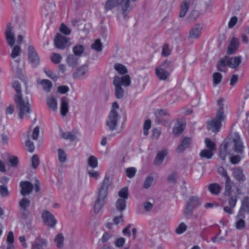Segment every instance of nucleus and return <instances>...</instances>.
<instances>
[{"mask_svg":"<svg viewBox=\"0 0 249 249\" xmlns=\"http://www.w3.org/2000/svg\"><path fill=\"white\" fill-rule=\"evenodd\" d=\"M243 146L239 134L236 132L231 133L222 143L220 147L219 155L222 160L229 157L232 164H236L241 160L240 156L235 153H242Z\"/></svg>","mask_w":249,"mask_h":249,"instance_id":"obj_1","label":"nucleus"},{"mask_svg":"<svg viewBox=\"0 0 249 249\" xmlns=\"http://www.w3.org/2000/svg\"><path fill=\"white\" fill-rule=\"evenodd\" d=\"M12 87L16 90L17 94L15 97V102L16 105V113L20 120H23L29 117L32 112L30 104L31 96L27 94L26 96L20 95L21 86L18 81H14Z\"/></svg>","mask_w":249,"mask_h":249,"instance_id":"obj_2","label":"nucleus"},{"mask_svg":"<svg viewBox=\"0 0 249 249\" xmlns=\"http://www.w3.org/2000/svg\"><path fill=\"white\" fill-rule=\"evenodd\" d=\"M217 111L215 119L210 121L208 124V129L212 132H217L221 126V122L226 118L225 112L228 109V105L225 100L220 98L217 100Z\"/></svg>","mask_w":249,"mask_h":249,"instance_id":"obj_3","label":"nucleus"},{"mask_svg":"<svg viewBox=\"0 0 249 249\" xmlns=\"http://www.w3.org/2000/svg\"><path fill=\"white\" fill-rule=\"evenodd\" d=\"M241 56L231 57L226 56L220 59L217 64V68L218 71H224L227 66L232 69H235L239 66L241 63Z\"/></svg>","mask_w":249,"mask_h":249,"instance_id":"obj_4","label":"nucleus"},{"mask_svg":"<svg viewBox=\"0 0 249 249\" xmlns=\"http://www.w3.org/2000/svg\"><path fill=\"white\" fill-rule=\"evenodd\" d=\"M131 84V79L128 75L120 77L116 76L114 78L113 85L115 87V95L117 98H121L124 95V90L122 86L128 87Z\"/></svg>","mask_w":249,"mask_h":249,"instance_id":"obj_5","label":"nucleus"},{"mask_svg":"<svg viewBox=\"0 0 249 249\" xmlns=\"http://www.w3.org/2000/svg\"><path fill=\"white\" fill-rule=\"evenodd\" d=\"M119 106L116 102L112 105V108L106 121V125L110 130H114L118 124L120 116L118 113Z\"/></svg>","mask_w":249,"mask_h":249,"instance_id":"obj_6","label":"nucleus"},{"mask_svg":"<svg viewBox=\"0 0 249 249\" xmlns=\"http://www.w3.org/2000/svg\"><path fill=\"white\" fill-rule=\"evenodd\" d=\"M241 194V191L239 188H235L231 190V193L229 195H226L225 191L224 195L229 197L228 204L229 206H225L224 208V211L230 214L234 213V208L235 207L237 201V196Z\"/></svg>","mask_w":249,"mask_h":249,"instance_id":"obj_7","label":"nucleus"},{"mask_svg":"<svg viewBox=\"0 0 249 249\" xmlns=\"http://www.w3.org/2000/svg\"><path fill=\"white\" fill-rule=\"evenodd\" d=\"M171 71L170 63L168 61L164 62L155 69L156 75L161 80L167 79L170 76Z\"/></svg>","mask_w":249,"mask_h":249,"instance_id":"obj_8","label":"nucleus"},{"mask_svg":"<svg viewBox=\"0 0 249 249\" xmlns=\"http://www.w3.org/2000/svg\"><path fill=\"white\" fill-rule=\"evenodd\" d=\"M109 185V178L107 176H105L98 188L96 198L106 201L108 194Z\"/></svg>","mask_w":249,"mask_h":249,"instance_id":"obj_9","label":"nucleus"},{"mask_svg":"<svg viewBox=\"0 0 249 249\" xmlns=\"http://www.w3.org/2000/svg\"><path fill=\"white\" fill-rule=\"evenodd\" d=\"M28 62L32 67L36 68L40 63V58L34 47L29 46L27 48Z\"/></svg>","mask_w":249,"mask_h":249,"instance_id":"obj_10","label":"nucleus"},{"mask_svg":"<svg viewBox=\"0 0 249 249\" xmlns=\"http://www.w3.org/2000/svg\"><path fill=\"white\" fill-rule=\"evenodd\" d=\"M54 44L56 48L64 49L71 45L70 39L60 34H57L54 39Z\"/></svg>","mask_w":249,"mask_h":249,"instance_id":"obj_11","label":"nucleus"},{"mask_svg":"<svg viewBox=\"0 0 249 249\" xmlns=\"http://www.w3.org/2000/svg\"><path fill=\"white\" fill-rule=\"evenodd\" d=\"M218 172L222 175L225 178V194L229 195L231 193V190L234 189L233 183L231 180L230 178L228 175L227 171L224 168L220 167L217 169Z\"/></svg>","mask_w":249,"mask_h":249,"instance_id":"obj_12","label":"nucleus"},{"mask_svg":"<svg viewBox=\"0 0 249 249\" xmlns=\"http://www.w3.org/2000/svg\"><path fill=\"white\" fill-rule=\"evenodd\" d=\"M137 0H122L121 11L118 15V18L120 20L122 18L126 19L128 17V14L132 10V7L130 5V1L134 2Z\"/></svg>","mask_w":249,"mask_h":249,"instance_id":"obj_13","label":"nucleus"},{"mask_svg":"<svg viewBox=\"0 0 249 249\" xmlns=\"http://www.w3.org/2000/svg\"><path fill=\"white\" fill-rule=\"evenodd\" d=\"M41 218L43 222L49 227H53L57 223V220L54 215L48 211L44 210L42 212Z\"/></svg>","mask_w":249,"mask_h":249,"instance_id":"obj_14","label":"nucleus"},{"mask_svg":"<svg viewBox=\"0 0 249 249\" xmlns=\"http://www.w3.org/2000/svg\"><path fill=\"white\" fill-rule=\"evenodd\" d=\"M59 135L62 138L69 140L71 141H78L80 138V134L77 130L70 132H64L59 128Z\"/></svg>","mask_w":249,"mask_h":249,"instance_id":"obj_15","label":"nucleus"},{"mask_svg":"<svg viewBox=\"0 0 249 249\" xmlns=\"http://www.w3.org/2000/svg\"><path fill=\"white\" fill-rule=\"evenodd\" d=\"M6 40L8 45L12 47L13 46L15 42V36L14 33V28L11 24H8L5 32Z\"/></svg>","mask_w":249,"mask_h":249,"instance_id":"obj_16","label":"nucleus"},{"mask_svg":"<svg viewBox=\"0 0 249 249\" xmlns=\"http://www.w3.org/2000/svg\"><path fill=\"white\" fill-rule=\"evenodd\" d=\"M46 104L50 110L56 112L58 110V101L56 97L50 95L46 98Z\"/></svg>","mask_w":249,"mask_h":249,"instance_id":"obj_17","label":"nucleus"},{"mask_svg":"<svg viewBox=\"0 0 249 249\" xmlns=\"http://www.w3.org/2000/svg\"><path fill=\"white\" fill-rule=\"evenodd\" d=\"M202 29L203 25L201 24L195 25L190 30L189 33V38L193 39L198 38L201 35Z\"/></svg>","mask_w":249,"mask_h":249,"instance_id":"obj_18","label":"nucleus"},{"mask_svg":"<svg viewBox=\"0 0 249 249\" xmlns=\"http://www.w3.org/2000/svg\"><path fill=\"white\" fill-rule=\"evenodd\" d=\"M245 214L238 212L235 218L234 225L235 228L238 230L243 229L246 226L245 221Z\"/></svg>","mask_w":249,"mask_h":249,"instance_id":"obj_19","label":"nucleus"},{"mask_svg":"<svg viewBox=\"0 0 249 249\" xmlns=\"http://www.w3.org/2000/svg\"><path fill=\"white\" fill-rule=\"evenodd\" d=\"M69 110V100L66 97H63L60 101V113L62 116H65Z\"/></svg>","mask_w":249,"mask_h":249,"instance_id":"obj_20","label":"nucleus"},{"mask_svg":"<svg viewBox=\"0 0 249 249\" xmlns=\"http://www.w3.org/2000/svg\"><path fill=\"white\" fill-rule=\"evenodd\" d=\"M21 194L23 196L29 194L33 189V185L30 182L24 181L20 183Z\"/></svg>","mask_w":249,"mask_h":249,"instance_id":"obj_21","label":"nucleus"},{"mask_svg":"<svg viewBox=\"0 0 249 249\" xmlns=\"http://www.w3.org/2000/svg\"><path fill=\"white\" fill-rule=\"evenodd\" d=\"M32 216L29 212H24L21 216V222L24 228H29L32 224Z\"/></svg>","mask_w":249,"mask_h":249,"instance_id":"obj_22","label":"nucleus"},{"mask_svg":"<svg viewBox=\"0 0 249 249\" xmlns=\"http://www.w3.org/2000/svg\"><path fill=\"white\" fill-rule=\"evenodd\" d=\"M239 46V39L235 37H233L230 41V45L227 49V53L229 54L233 53L238 48Z\"/></svg>","mask_w":249,"mask_h":249,"instance_id":"obj_23","label":"nucleus"},{"mask_svg":"<svg viewBox=\"0 0 249 249\" xmlns=\"http://www.w3.org/2000/svg\"><path fill=\"white\" fill-rule=\"evenodd\" d=\"M238 212L244 214H249V198L248 197L246 196L243 198Z\"/></svg>","mask_w":249,"mask_h":249,"instance_id":"obj_24","label":"nucleus"},{"mask_svg":"<svg viewBox=\"0 0 249 249\" xmlns=\"http://www.w3.org/2000/svg\"><path fill=\"white\" fill-rule=\"evenodd\" d=\"M87 67H84L79 68L77 71L74 74V77L79 80H83L86 78L88 73Z\"/></svg>","mask_w":249,"mask_h":249,"instance_id":"obj_25","label":"nucleus"},{"mask_svg":"<svg viewBox=\"0 0 249 249\" xmlns=\"http://www.w3.org/2000/svg\"><path fill=\"white\" fill-rule=\"evenodd\" d=\"M191 3L190 0H184L180 4V9L179 14L180 18H183L188 10L189 7Z\"/></svg>","mask_w":249,"mask_h":249,"instance_id":"obj_26","label":"nucleus"},{"mask_svg":"<svg viewBox=\"0 0 249 249\" xmlns=\"http://www.w3.org/2000/svg\"><path fill=\"white\" fill-rule=\"evenodd\" d=\"M6 249H15L14 235L12 231H9L6 235Z\"/></svg>","mask_w":249,"mask_h":249,"instance_id":"obj_27","label":"nucleus"},{"mask_svg":"<svg viewBox=\"0 0 249 249\" xmlns=\"http://www.w3.org/2000/svg\"><path fill=\"white\" fill-rule=\"evenodd\" d=\"M47 245V241L44 239H37L32 243L31 249H44Z\"/></svg>","mask_w":249,"mask_h":249,"instance_id":"obj_28","label":"nucleus"},{"mask_svg":"<svg viewBox=\"0 0 249 249\" xmlns=\"http://www.w3.org/2000/svg\"><path fill=\"white\" fill-rule=\"evenodd\" d=\"M105 200L96 198L93 204V210L95 213H98L102 210L105 203Z\"/></svg>","mask_w":249,"mask_h":249,"instance_id":"obj_29","label":"nucleus"},{"mask_svg":"<svg viewBox=\"0 0 249 249\" xmlns=\"http://www.w3.org/2000/svg\"><path fill=\"white\" fill-rule=\"evenodd\" d=\"M37 83L42 87L44 91L47 92H49L52 87L51 82L47 79H38L37 80Z\"/></svg>","mask_w":249,"mask_h":249,"instance_id":"obj_30","label":"nucleus"},{"mask_svg":"<svg viewBox=\"0 0 249 249\" xmlns=\"http://www.w3.org/2000/svg\"><path fill=\"white\" fill-rule=\"evenodd\" d=\"M193 143L192 140L189 138H184L178 145L177 150L178 152H183L187 147Z\"/></svg>","mask_w":249,"mask_h":249,"instance_id":"obj_31","label":"nucleus"},{"mask_svg":"<svg viewBox=\"0 0 249 249\" xmlns=\"http://www.w3.org/2000/svg\"><path fill=\"white\" fill-rule=\"evenodd\" d=\"M233 176L239 181H244L246 179L245 176L240 168H235L233 170Z\"/></svg>","mask_w":249,"mask_h":249,"instance_id":"obj_32","label":"nucleus"},{"mask_svg":"<svg viewBox=\"0 0 249 249\" xmlns=\"http://www.w3.org/2000/svg\"><path fill=\"white\" fill-rule=\"evenodd\" d=\"M120 0H107L105 5V8L107 11L110 10L121 4ZM121 6V4H120Z\"/></svg>","mask_w":249,"mask_h":249,"instance_id":"obj_33","label":"nucleus"},{"mask_svg":"<svg viewBox=\"0 0 249 249\" xmlns=\"http://www.w3.org/2000/svg\"><path fill=\"white\" fill-rule=\"evenodd\" d=\"M11 141L10 136L7 133H2L0 135V143L3 146L9 144Z\"/></svg>","mask_w":249,"mask_h":249,"instance_id":"obj_34","label":"nucleus"},{"mask_svg":"<svg viewBox=\"0 0 249 249\" xmlns=\"http://www.w3.org/2000/svg\"><path fill=\"white\" fill-rule=\"evenodd\" d=\"M167 154V151L165 150H163L160 151L157 155V157L155 160V163L156 164H160L162 163L164 158Z\"/></svg>","mask_w":249,"mask_h":249,"instance_id":"obj_35","label":"nucleus"},{"mask_svg":"<svg viewBox=\"0 0 249 249\" xmlns=\"http://www.w3.org/2000/svg\"><path fill=\"white\" fill-rule=\"evenodd\" d=\"M88 165L92 169L96 168L98 166V161L96 157L94 156H90L87 160Z\"/></svg>","mask_w":249,"mask_h":249,"instance_id":"obj_36","label":"nucleus"},{"mask_svg":"<svg viewBox=\"0 0 249 249\" xmlns=\"http://www.w3.org/2000/svg\"><path fill=\"white\" fill-rule=\"evenodd\" d=\"M242 42L245 44H249V26L245 28L244 32L240 36Z\"/></svg>","mask_w":249,"mask_h":249,"instance_id":"obj_37","label":"nucleus"},{"mask_svg":"<svg viewBox=\"0 0 249 249\" xmlns=\"http://www.w3.org/2000/svg\"><path fill=\"white\" fill-rule=\"evenodd\" d=\"M64 238L61 233L57 234L54 238V242L57 247L59 249H61L63 247Z\"/></svg>","mask_w":249,"mask_h":249,"instance_id":"obj_38","label":"nucleus"},{"mask_svg":"<svg viewBox=\"0 0 249 249\" xmlns=\"http://www.w3.org/2000/svg\"><path fill=\"white\" fill-rule=\"evenodd\" d=\"M213 84L214 87L217 86L220 83L222 79V75L221 73L216 72L212 75Z\"/></svg>","mask_w":249,"mask_h":249,"instance_id":"obj_39","label":"nucleus"},{"mask_svg":"<svg viewBox=\"0 0 249 249\" xmlns=\"http://www.w3.org/2000/svg\"><path fill=\"white\" fill-rule=\"evenodd\" d=\"M91 48L92 50L100 52L102 50L103 44L101 42L100 39H95L91 45Z\"/></svg>","mask_w":249,"mask_h":249,"instance_id":"obj_40","label":"nucleus"},{"mask_svg":"<svg viewBox=\"0 0 249 249\" xmlns=\"http://www.w3.org/2000/svg\"><path fill=\"white\" fill-rule=\"evenodd\" d=\"M50 58L52 62L55 64L60 63L62 60V56L57 53H51Z\"/></svg>","mask_w":249,"mask_h":249,"instance_id":"obj_41","label":"nucleus"},{"mask_svg":"<svg viewBox=\"0 0 249 249\" xmlns=\"http://www.w3.org/2000/svg\"><path fill=\"white\" fill-rule=\"evenodd\" d=\"M200 202V200L197 196H192L189 198L187 204L189 207H194L199 205Z\"/></svg>","mask_w":249,"mask_h":249,"instance_id":"obj_42","label":"nucleus"},{"mask_svg":"<svg viewBox=\"0 0 249 249\" xmlns=\"http://www.w3.org/2000/svg\"><path fill=\"white\" fill-rule=\"evenodd\" d=\"M213 151L210 149H203L202 150L199 155L201 158H206L207 159H210L212 158L213 155Z\"/></svg>","mask_w":249,"mask_h":249,"instance_id":"obj_43","label":"nucleus"},{"mask_svg":"<svg viewBox=\"0 0 249 249\" xmlns=\"http://www.w3.org/2000/svg\"><path fill=\"white\" fill-rule=\"evenodd\" d=\"M126 200L118 198L116 202V209L119 211H124L126 207Z\"/></svg>","mask_w":249,"mask_h":249,"instance_id":"obj_44","label":"nucleus"},{"mask_svg":"<svg viewBox=\"0 0 249 249\" xmlns=\"http://www.w3.org/2000/svg\"><path fill=\"white\" fill-rule=\"evenodd\" d=\"M58 159L61 163H64L67 160V154L62 149L59 148L57 151Z\"/></svg>","mask_w":249,"mask_h":249,"instance_id":"obj_45","label":"nucleus"},{"mask_svg":"<svg viewBox=\"0 0 249 249\" xmlns=\"http://www.w3.org/2000/svg\"><path fill=\"white\" fill-rule=\"evenodd\" d=\"M188 228L187 225L184 222H181L175 229V232L178 234H181L186 231Z\"/></svg>","mask_w":249,"mask_h":249,"instance_id":"obj_46","label":"nucleus"},{"mask_svg":"<svg viewBox=\"0 0 249 249\" xmlns=\"http://www.w3.org/2000/svg\"><path fill=\"white\" fill-rule=\"evenodd\" d=\"M114 69L120 74H124L127 72L126 68L120 63H116L114 66Z\"/></svg>","mask_w":249,"mask_h":249,"instance_id":"obj_47","label":"nucleus"},{"mask_svg":"<svg viewBox=\"0 0 249 249\" xmlns=\"http://www.w3.org/2000/svg\"><path fill=\"white\" fill-rule=\"evenodd\" d=\"M88 174L90 178L98 180L101 178V173L98 171L90 169L88 171Z\"/></svg>","mask_w":249,"mask_h":249,"instance_id":"obj_48","label":"nucleus"},{"mask_svg":"<svg viewBox=\"0 0 249 249\" xmlns=\"http://www.w3.org/2000/svg\"><path fill=\"white\" fill-rule=\"evenodd\" d=\"M21 52V49L18 45H15L12 48L11 56L15 59L20 55Z\"/></svg>","mask_w":249,"mask_h":249,"instance_id":"obj_49","label":"nucleus"},{"mask_svg":"<svg viewBox=\"0 0 249 249\" xmlns=\"http://www.w3.org/2000/svg\"><path fill=\"white\" fill-rule=\"evenodd\" d=\"M221 188L218 184H212L209 186V190L213 195H217L220 191Z\"/></svg>","mask_w":249,"mask_h":249,"instance_id":"obj_50","label":"nucleus"},{"mask_svg":"<svg viewBox=\"0 0 249 249\" xmlns=\"http://www.w3.org/2000/svg\"><path fill=\"white\" fill-rule=\"evenodd\" d=\"M119 198L126 200L128 197V190L126 187L122 188L118 192Z\"/></svg>","mask_w":249,"mask_h":249,"instance_id":"obj_51","label":"nucleus"},{"mask_svg":"<svg viewBox=\"0 0 249 249\" xmlns=\"http://www.w3.org/2000/svg\"><path fill=\"white\" fill-rule=\"evenodd\" d=\"M44 72L45 73V74H46V75L48 77H49L51 79H52V80H53V81L57 80L59 77V75H58L55 72H54L49 69H45L44 70Z\"/></svg>","mask_w":249,"mask_h":249,"instance_id":"obj_52","label":"nucleus"},{"mask_svg":"<svg viewBox=\"0 0 249 249\" xmlns=\"http://www.w3.org/2000/svg\"><path fill=\"white\" fill-rule=\"evenodd\" d=\"M30 135H31L28 133L26 136L27 140L25 141V146L29 152H33L34 150V145L33 142L29 140L30 138Z\"/></svg>","mask_w":249,"mask_h":249,"instance_id":"obj_53","label":"nucleus"},{"mask_svg":"<svg viewBox=\"0 0 249 249\" xmlns=\"http://www.w3.org/2000/svg\"><path fill=\"white\" fill-rule=\"evenodd\" d=\"M85 48L81 45H77L73 48V52L76 55L80 56L84 52Z\"/></svg>","mask_w":249,"mask_h":249,"instance_id":"obj_54","label":"nucleus"},{"mask_svg":"<svg viewBox=\"0 0 249 249\" xmlns=\"http://www.w3.org/2000/svg\"><path fill=\"white\" fill-rule=\"evenodd\" d=\"M67 63L71 67L75 66L78 62V59L72 55H69L67 59Z\"/></svg>","mask_w":249,"mask_h":249,"instance_id":"obj_55","label":"nucleus"},{"mask_svg":"<svg viewBox=\"0 0 249 249\" xmlns=\"http://www.w3.org/2000/svg\"><path fill=\"white\" fill-rule=\"evenodd\" d=\"M184 126L183 124L178 123L173 128V133L175 135L180 134L184 130Z\"/></svg>","mask_w":249,"mask_h":249,"instance_id":"obj_56","label":"nucleus"},{"mask_svg":"<svg viewBox=\"0 0 249 249\" xmlns=\"http://www.w3.org/2000/svg\"><path fill=\"white\" fill-rule=\"evenodd\" d=\"M205 143L206 147H207L209 149L212 150L213 151H215L216 145L214 142L210 139L207 138L205 140Z\"/></svg>","mask_w":249,"mask_h":249,"instance_id":"obj_57","label":"nucleus"},{"mask_svg":"<svg viewBox=\"0 0 249 249\" xmlns=\"http://www.w3.org/2000/svg\"><path fill=\"white\" fill-rule=\"evenodd\" d=\"M30 203V201L28 199L23 198L19 201V205L21 209L25 210L29 206Z\"/></svg>","mask_w":249,"mask_h":249,"instance_id":"obj_58","label":"nucleus"},{"mask_svg":"<svg viewBox=\"0 0 249 249\" xmlns=\"http://www.w3.org/2000/svg\"><path fill=\"white\" fill-rule=\"evenodd\" d=\"M238 18L236 16H233L231 17L228 23V27L229 29H231L237 24Z\"/></svg>","mask_w":249,"mask_h":249,"instance_id":"obj_59","label":"nucleus"},{"mask_svg":"<svg viewBox=\"0 0 249 249\" xmlns=\"http://www.w3.org/2000/svg\"><path fill=\"white\" fill-rule=\"evenodd\" d=\"M39 159L37 155H34L31 158V165L32 168L36 169L39 164Z\"/></svg>","mask_w":249,"mask_h":249,"instance_id":"obj_60","label":"nucleus"},{"mask_svg":"<svg viewBox=\"0 0 249 249\" xmlns=\"http://www.w3.org/2000/svg\"><path fill=\"white\" fill-rule=\"evenodd\" d=\"M9 194L8 187L5 185L0 186V195L2 197H6Z\"/></svg>","mask_w":249,"mask_h":249,"instance_id":"obj_61","label":"nucleus"},{"mask_svg":"<svg viewBox=\"0 0 249 249\" xmlns=\"http://www.w3.org/2000/svg\"><path fill=\"white\" fill-rule=\"evenodd\" d=\"M59 31L62 33L66 35H69L71 33V29L64 23L61 24L59 27Z\"/></svg>","mask_w":249,"mask_h":249,"instance_id":"obj_62","label":"nucleus"},{"mask_svg":"<svg viewBox=\"0 0 249 249\" xmlns=\"http://www.w3.org/2000/svg\"><path fill=\"white\" fill-rule=\"evenodd\" d=\"M151 121L149 120H146L143 124V134L146 136L148 134V130L151 128Z\"/></svg>","mask_w":249,"mask_h":249,"instance_id":"obj_63","label":"nucleus"},{"mask_svg":"<svg viewBox=\"0 0 249 249\" xmlns=\"http://www.w3.org/2000/svg\"><path fill=\"white\" fill-rule=\"evenodd\" d=\"M239 76L237 74L232 75L230 79V85L232 87L235 86L239 81Z\"/></svg>","mask_w":249,"mask_h":249,"instance_id":"obj_64","label":"nucleus"}]
</instances>
